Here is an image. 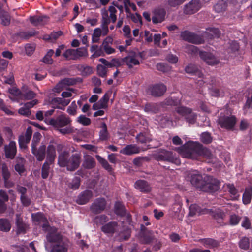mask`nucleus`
<instances>
[{"label": "nucleus", "mask_w": 252, "mask_h": 252, "mask_svg": "<svg viewBox=\"0 0 252 252\" xmlns=\"http://www.w3.org/2000/svg\"><path fill=\"white\" fill-rule=\"evenodd\" d=\"M185 177L187 181L203 191H214L219 188L218 181L213 179L211 182H206L197 170L187 171L185 173Z\"/></svg>", "instance_id": "nucleus-1"}, {"label": "nucleus", "mask_w": 252, "mask_h": 252, "mask_svg": "<svg viewBox=\"0 0 252 252\" xmlns=\"http://www.w3.org/2000/svg\"><path fill=\"white\" fill-rule=\"evenodd\" d=\"M81 163V155L75 153L70 155L68 151L61 152L58 158V164L60 167H66L68 171H73L77 169Z\"/></svg>", "instance_id": "nucleus-2"}, {"label": "nucleus", "mask_w": 252, "mask_h": 252, "mask_svg": "<svg viewBox=\"0 0 252 252\" xmlns=\"http://www.w3.org/2000/svg\"><path fill=\"white\" fill-rule=\"evenodd\" d=\"M45 121L51 125L56 129L63 134L72 133L73 128L70 126L71 120L65 114L59 115L56 118L47 120L45 118Z\"/></svg>", "instance_id": "nucleus-3"}, {"label": "nucleus", "mask_w": 252, "mask_h": 252, "mask_svg": "<svg viewBox=\"0 0 252 252\" xmlns=\"http://www.w3.org/2000/svg\"><path fill=\"white\" fill-rule=\"evenodd\" d=\"M201 144L196 142H189L184 144L178 152L184 158L196 159L199 156Z\"/></svg>", "instance_id": "nucleus-4"}, {"label": "nucleus", "mask_w": 252, "mask_h": 252, "mask_svg": "<svg viewBox=\"0 0 252 252\" xmlns=\"http://www.w3.org/2000/svg\"><path fill=\"white\" fill-rule=\"evenodd\" d=\"M142 53L140 52L131 50L128 52L127 55L122 59L123 62L129 68H132L134 66L140 64V59L141 58Z\"/></svg>", "instance_id": "nucleus-5"}, {"label": "nucleus", "mask_w": 252, "mask_h": 252, "mask_svg": "<svg viewBox=\"0 0 252 252\" xmlns=\"http://www.w3.org/2000/svg\"><path fill=\"white\" fill-rule=\"evenodd\" d=\"M155 158L158 161H164L177 163L178 159L174 156L173 153L165 150H160L155 154Z\"/></svg>", "instance_id": "nucleus-6"}, {"label": "nucleus", "mask_w": 252, "mask_h": 252, "mask_svg": "<svg viewBox=\"0 0 252 252\" xmlns=\"http://www.w3.org/2000/svg\"><path fill=\"white\" fill-rule=\"evenodd\" d=\"M117 9L113 5L109 6L108 9L105 8H102L101 9V21H104V18L106 16L108 19L109 23L110 22L115 23L117 20Z\"/></svg>", "instance_id": "nucleus-7"}, {"label": "nucleus", "mask_w": 252, "mask_h": 252, "mask_svg": "<svg viewBox=\"0 0 252 252\" xmlns=\"http://www.w3.org/2000/svg\"><path fill=\"white\" fill-rule=\"evenodd\" d=\"M218 124L222 128L227 129H232L236 122V118L233 116H220L218 119Z\"/></svg>", "instance_id": "nucleus-8"}, {"label": "nucleus", "mask_w": 252, "mask_h": 252, "mask_svg": "<svg viewBox=\"0 0 252 252\" xmlns=\"http://www.w3.org/2000/svg\"><path fill=\"white\" fill-rule=\"evenodd\" d=\"M201 6L200 0H192L185 5L184 13L186 14H193L197 12L201 8Z\"/></svg>", "instance_id": "nucleus-9"}, {"label": "nucleus", "mask_w": 252, "mask_h": 252, "mask_svg": "<svg viewBox=\"0 0 252 252\" xmlns=\"http://www.w3.org/2000/svg\"><path fill=\"white\" fill-rule=\"evenodd\" d=\"M199 54L200 58L209 65L213 66L219 63V60L211 52L200 51Z\"/></svg>", "instance_id": "nucleus-10"}, {"label": "nucleus", "mask_w": 252, "mask_h": 252, "mask_svg": "<svg viewBox=\"0 0 252 252\" xmlns=\"http://www.w3.org/2000/svg\"><path fill=\"white\" fill-rule=\"evenodd\" d=\"M93 192L91 190H85L78 195L76 202L79 205L85 204L93 197Z\"/></svg>", "instance_id": "nucleus-11"}, {"label": "nucleus", "mask_w": 252, "mask_h": 252, "mask_svg": "<svg viewBox=\"0 0 252 252\" xmlns=\"http://www.w3.org/2000/svg\"><path fill=\"white\" fill-rule=\"evenodd\" d=\"M111 93L109 92L104 94L103 96L96 103L93 105V109L94 110L100 109H106L108 107V102L110 99Z\"/></svg>", "instance_id": "nucleus-12"}, {"label": "nucleus", "mask_w": 252, "mask_h": 252, "mask_svg": "<svg viewBox=\"0 0 252 252\" xmlns=\"http://www.w3.org/2000/svg\"><path fill=\"white\" fill-rule=\"evenodd\" d=\"M106 206V201L104 198H97L92 204L91 210L95 213H99L103 211Z\"/></svg>", "instance_id": "nucleus-13"}, {"label": "nucleus", "mask_w": 252, "mask_h": 252, "mask_svg": "<svg viewBox=\"0 0 252 252\" xmlns=\"http://www.w3.org/2000/svg\"><path fill=\"white\" fill-rule=\"evenodd\" d=\"M32 135V128L31 127H28L26 130V133L19 136L18 141L19 146L21 148H26V144L30 142Z\"/></svg>", "instance_id": "nucleus-14"}, {"label": "nucleus", "mask_w": 252, "mask_h": 252, "mask_svg": "<svg viewBox=\"0 0 252 252\" xmlns=\"http://www.w3.org/2000/svg\"><path fill=\"white\" fill-rule=\"evenodd\" d=\"M47 231H49L46 236V238L48 241L49 242H55L57 243L62 241V236L59 233L57 232L56 228L54 227L51 228L49 226V228Z\"/></svg>", "instance_id": "nucleus-15"}, {"label": "nucleus", "mask_w": 252, "mask_h": 252, "mask_svg": "<svg viewBox=\"0 0 252 252\" xmlns=\"http://www.w3.org/2000/svg\"><path fill=\"white\" fill-rule=\"evenodd\" d=\"M166 91V87L162 84H157L149 88V91L153 96H160Z\"/></svg>", "instance_id": "nucleus-16"}, {"label": "nucleus", "mask_w": 252, "mask_h": 252, "mask_svg": "<svg viewBox=\"0 0 252 252\" xmlns=\"http://www.w3.org/2000/svg\"><path fill=\"white\" fill-rule=\"evenodd\" d=\"M134 187L136 189L144 193H148L151 190L150 185L144 180H137L134 184Z\"/></svg>", "instance_id": "nucleus-17"}, {"label": "nucleus", "mask_w": 252, "mask_h": 252, "mask_svg": "<svg viewBox=\"0 0 252 252\" xmlns=\"http://www.w3.org/2000/svg\"><path fill=\"white\" fill-rule=\"evenodd\" d=\"M118 230V225L116 222H110L101 227V230L105 234H113Z\"/></svg>", "instance_id": "nucleus-18"}, {"label": "nucleus", "mask_w": 252, "mask_h": 252, "mask_svg": "<svg viewBox=\"0 0 252 252\" xmlns=\"http://www.w3.org/2000/svg\"><path fill=\"white\" fill-rule=\"evenodd\" d=\"M54 141H51L47 149V158L46 160L50 163H53L55 160L56 155L55 146L54 145Z\"/></svg>", "instance_id": "nucleus-19"}, {"label": "nucleus", "mask_w": 252, "mask_h": 252, "mask_svg": "<svg viewBox=\"0 0 252 252\" xmlns=\"http://www.w3.org/2000/svg\"><path fill=\"white\" fill-rule=\"evenodd\" d=\"M32 152L36 157L37 160L41 161L45 157L46 145L42 144L38 149L36 148L32 149Z\"/></svg>", "instance_id": "nucleus-20"}, {"label": "nucleus", "mask_w": 252, "mask_h": 252, "mask_svg": "<svg viewBox=\"0 0 252 252\" xmlns=\"http://www.w3.org/2000/svg\"><path fill=\"white\" fill-rule=\"evenodd\" d=\"M32 217L33 220L38 222H43L42 228L44 231H47L49 228L47 219L44 215L41 213H37L35 214H32Z\"/></svg>", "instance_id": "nucleus-21"}, {"label": "nucleus", "mask_w": 252, "mask_h": 252, "mask_svg": "<svg viewBox=\"0 0 252 252\" xmlns=\"http://www.w3.org/2000/svg\"><path fill=\"white\" fill-rule=\"evenodd\" d=\"M75 81L73 79L65 78L59 83L54 89L55 92H60L66 86L73 85L75 84Z\"/></svg>", "instance_id": "nucleus-22"}, {"label": "nucleus", "mask_w": 252, "mask_h": 252, "mask_svg": "<svg viewBox=\"0 0 252 252\" xmlns=\"http://www.w3.org/2000/svg\"><path fill=\"white\" fill-rule=\"evenodd\" d=\"M140 149L135 145H128L120 150V153L126 155H131L139 153Z\"/></svg>", "instance_id": "nucleus-23"}, {"label": "nucleus", "mask_w": 252, "mask_h": 252, "mask_svg": "<svg viewBox=\"0 0 252 252\" xmlns=\"http://www.w3.org/2000/svg\"><path fill=\"white\" fill-rule=\"evenodd\" d=\"M16 143L14 141L10 142L8 145L5 146V152L6 158L13 159L16 153Z\"/></svg>", "instance_id": "nucleus-24"}, {"label": "nucleus", "mask_w": 252, "mask_h": 252, "mask_svg": "<svg viewBox=\"0 0 252 252\" xmlns=\"http://www.w3.org/2000/svg\"><path fill=\"white\" fill-rule=\"evenodd\" d=\"M165 11L163 9H157L154 11V15L152 17V21L155 24L161 23L164 21Z\"/></svg>", "instance_id": "nucleus-25"}, {"label": "nucleus", "mask_w": 252, "mask_h": 252, "mask_svg": "<svg viewBox=\"0 0 252 252\" xmlns=\"http://www.w3.org/2000/svg\"><path fill=\"white\" fill-rule=\"evenodd\" d=\"M95 166V161L92 156L89 155L84 156V160L82 163V166L84 168L91 169L94 168Z\"/></svg>", "instance_id": "nucleus-26"}, {"label": "nucleus", "mask_w": 252, "mask_h": 252, "mask_svg": "<svg viewBox=\"0 0 252 252\" xmlns=\"http://www.w3.org/2000/svg\"><path fill=\"white\" fill-rule=\"evenodd\" d=\"M220 34V32L218 29L215 28H208L206 29L205 32L203 34V36L207 39H212L215 37H219Z\"/></svg>", "instance_id": "nucleus-27"}, {"label": "nucleus", "mask_w": 252, "mask_h": 252, "mask_svg": "<svg viewBox=\"0 0 252 252\" xmlns=\"http://www.w3.org/2000/svg\"><path fill=\"white\" fill-rule=\"evenodd\" d=\"M141 230L143 231L142 242L143 243H150L154 239L153 233L152 231L145 229L143 225L141 226Z\"/></svg>", "instance_id": "nucleus-28"}, {"label": "nucleus", "mask_w": 252, "mask_h": 252, "mask_svg": "<svg viewBox=\"0 0 252 252\" xmlns=\"http://www.w3.org/2000/svg\"><path fill=\"white\" fill-rule=\"evenodd\" d=\"M48 17L47 16H34L30 17V21L34 26L43 24L48 21Z\"/></svg>", "instance_id": "nucleus-29"}, {"label": "nucleus", "mask_w": 252, "mask_h": 252, "mask_svg": "<svg viewBox=\"0 0 252 252\" xmlns=\"http://www.w3.org/2000/svg\"><path fill=\"white\" fill-rule=\"evenodd\" d=\"M99 136V139L101 141H107L109 138V134L107 130V125L105 123L101 124Z\"/></svg>", "instance_id": "nucleus-30"}, {"label": "nucleus", "mask_w": 252, "mask_h": 252, "mask_svg": "<svg viewBox=\"0 0 252 252\" xmlns=\"http://www.w3.org/2000/svg\"><path fill=\"white\" fill-rule=\"evenodd\" d=\"M185 71L189 74H193L198 75L199 78L203 77V74L198 70L197 67L192 64H189L185 68Z\"/></svg>", "instance_id": "nucleus-31"}, {"label": "nucleus", "mask_w": 252, "mask_h": 252, "mask_svg": "<svg viewBox=\"0 0 252 252\" xmlns=\"http://www.w3.org/2000/svg\"><path fill=\"white\" fill-rule=\"evenodd\" d=\"M16 225L17 233H25L26 232L27 226L23 222L18 215H16Z\"/></svg>", "instance_id": "nucleus-32"}, {"label": "nucleus", "mask_w": 252, "mask_h": 252, "mask_svg": "<svg viewBox=\"0 0 252 252\" xmlns=\"http://www.w3.org/2000/svg\"><path fill=\"white\" fill-rule=\"evenodd\" d=\"M209 94L211 96L214 97L222 96L224 94V89L223 87L218 88L215 87H212L209 90Z\"/></svg>", "instance_id": "nucleus-33"}, {"label": "nucleus", "mask_w": 252, "mask_h": 252, "mask_svg": "<svg viewBox=\"0 0 252 252\" xmlns=\"http://www.w3.org/2000/svg\"><path fill=\"white\" fill-rule=\"evenodd\" d=\"M63 32L61 31H58L56 32H52L50 34H46L43 36V39L46 41H48L53 42L56 41L62 34Z\"/></svg>", "instance_id": "nucleus-34"}, {"label": "nucleus", "mask_w": 252, "mask_h": 252, "mask_svg": "<svg viewBox=\"0 0 252 252\" xmlns=\"http://www.w3.org/2000/svg\"><path fill=\"white\" fill-rule=\"evenodd\" d=\"M207 210H200L199 207L196 204H192L189 207V216L192 217L196 215L197 213L199 214H205L207 213Z\"/></svg>", "instance_id": "nucleus-35"}, {"label": "nucleus", "mask_w": 252, "mask_h": 252, "mask_svg": "<svg viewBox=\"0 0 252 252\" xmlns=\"http://www.w3.org/2000/svg\"><path fill=\"white\" fill-rule=\"evenodd\" d=\"M0 19L1 23L4 26H8L10 23V16L8 12L4 11H0Z\"/></svg>", "instance_id": "nucleus-36"}, {"label": "nucleus", "mask_w": 252, "mask_h": 252, "mask_svg": "<svg viewBox=\"0 0 252 252\" xmlns=\"http://www.w3.org/2000/svg\"><path fill=\"white\" fill-rule=\"evenodd\" d=\"M226 7L227 4L226 1L223 0H220L214 5V9L216 12L221 13L226 10Z\"/></svg>", "instance_id": "nucleus-37"}, {"label": "nucleus", "mask_w": 252, "mask_h": 252, "mask_svg": "<svg viewBox=\"0 0 252 252\" xmlns=\"http://www.w3.org/2000/svg\"><path fill=\"white\" fill-rule=\"evenodd\" d=\"M67 250V245L62 241L54 245L52 248L53 252H66Z\"/></svg>", "instance_id": "nucleus-38"}, {"label": "nucleus", "mask_w": 252, "mask_h": 252, "mask_svg": "<svg viewBox=\"0 0 252 252\" xmlns=\"http://www.w3.org/2000/svg\"><path fill=\"white\" fill-rule=\"evenodd\" d=\"M11 229L9 221L6 219H0V230L3 232H8Z\"/></svg>", "instance_id": "nucleus-39"}, {"label": "nucleus", "mask_w": 252, "mask_h": 252, "mask_svg": "<svg viewBox=\"0 0 252 252\" xmlns=\"http://www.w3.org/2000/svg\"><path fill=\"white\" fill-rule=\"evenodd\" d=\"M191 108L181 106L177 107L175 108V112L178 113L179 115L184 117V118L187 116V114L190 112Z\"/></svg>", "instance_id": "nucleus-40"}, {"label": "nucleus", "mask_w": 252, "mask_h": 252, "mask_svg": "<svg viewBox=\"0 0 252 252\" xmlns=\"http://www.w3.org/2000/svg\"><path fill=\"white\" fill-rule=\"evenodd\" d=\"M187 0H167L166 5L169 8H177Z\"/></svg>", "instance_id": "nucleus-41"}, {"label": "nucleus", "mask_w": 252, "mask_h": 252, "mask_svg": "<svg viewBox=\"0 0 252 252\" xmlns=\"http://www.w3.org/2000/svg\"><path fill=\"white\" fill-rule=\"evenodd\" d=\"M159 107L157 104H147L145 105L144 110L150 113H156L159 110Z\"/></svg>", "instance_id": "nucleus-42"}, {"label": "nucleus", "mask_w": 252, "mask_h": 252, "mask_svg": "<svg viewBox=\"0 0 252 252\" xmlns=\"http://www.w3.org/2000/svg\"><path fill=\"white\" fill-rule=\"evenodd\" d=\"M102 34L101 29L99 28H95L94 30L92 37V41L93 43H97L99 41L100 37Z\"/></svg>", "instance_id": "nucleus-43"}, {"label": "nucleus", "mask_w": 252, "mask_h": 252, "mask_svg": "<svg viewBox=\"0 0 252 252\" xmlns=\"http://www.w3.org/2000/svg\"><path fill=\"white\" fill-rule=\"evenodd\" d=\"M51 164L52 163H50V162H49V161L47 160H46V161L44 163L42 167L41 176L42 178L46 179L48 177L50 170L49 165Z\"/></svg>", "instance_id": "nucleus-44"}, {"label": "nucleus", "mask_w": 252, "mask_h": 252, "mask_svg": "<svg viewBox=\"0 0 252 252\" xmlns=\"http://www.w3.org/2000/svg\"><path fill=\"white\" fill-rule=\"evenodd\" d=\"M63 55L66 60L77 59L75 49H68L63 54Z\"/></svg>", "instance_id": "nucleus-45"}, {"label": "nucleus", "mask_w": 252, "mask_h": 252, "mask_svg": "<svg viewBox=\"0 0 252 252\" xmlns=\"http://www.w3.org/2000/svg\"><path fill=\"white\" fill-rule=\"evenodd\" d=\"M197 118V114L192 112L191 109L190 112L187 114V116L185 118L186 121L189 124H193L196 122Z\"/></svg>", "instance_id": "nucleus-46"}, {"label": "nucleus", "mask_w": 252, "mask_h": 252, "mask_svg": "<svg viewBox=\"0 0 252 252\" xmlns=\"http://www.w3.org/2000/svg\"><path fill=\"white\" fill-rule=\"evenodd\" d=\"M203 244L206 247L215 248L218 246L219 243L214 239L207 238L203 240Z\"/></svg>", "instance_id": "nucleus-47"}, {"label": "nucleus", "mask_w": 252, "mask_h": 252, "mask_svg": "<svg viewBox=\"0 0 252 252\" xmlns=\"http://www.w3.org/2000/svg\"><path fill=\"white\" fill-rule=\"evenodd\" d=\"M54 53V51L52 49H50L45 56L44 57V58L42 59V61L47 64H51L53 63V61L52 59V56Z\"/></svg>", "instance_id": "nucleus-48"}, {"label": "nucleus", "mask_w": 252, "mask_h": 252, "mask_svg": "<svg viewBox=\"0 0 252 252\" xmlns=\"http://www.w3.org/2000/svg\"><path fill=\"white\" fill-rule=\"evenodd\" d=\"M136 139L138 142L142 144L149 142L151 140V138L148 135L140 133L136 136Z\"/></svg>", "instance_id": "nucleus-49"}, {"label": "nucleus", "mask_w": 252, "mask_h": 252, "mask_svg": "<svg viewBox=\"0 0 252 252\" xmlns=\"http://www.w3.org/2000/svg\"><path fill=\"white\" fill-rule=\"evenodd\" d=\"M252 190L251 189L246 190L243 195V202L245 204L250 203L252 198Z\"/></svg>", "instance_id": "nucleus-50"}, {"label": "nucleus", "mask_w": 252, "mask_h": 252, "mask_svg": "<svg viewBox=\"0 0 252 252\" xmlns=\"http://www.w3.org/2000/svg\"><path fill=\"white\" fill-rule=\"evenodd\" d=\"M96 158L102 166L106 170L110 171L112 169L111 166L107 161L99 155H96Z\"/></svg>", "instance_id": "nucleus-51"}, {"label": "nucleus", "mask_w": 252, "mask_h": 252, "mask_svg": "<svg viewBox=\"0 0 252 252\" xmlns=\"http://www.w3.org/2000/svg\"><path fill=\"white\" fill-rule=\"evenodd\" d=\"M190 39V40H189V42L191 43L200 44L204 43V39L201 36L193 33H192Z\"/></svg>", "instance_id": "nucleus-52"}, {"label": "nucleus", "mask_w": 252, "mask_h": 252, "mask_svg": "<svg viewBox=\"0 0 252 252\" xmlns=\"http://www.w3.org/2000/svg\"><path fill=\"white\" fill-rule=\"evenodd\" d=\"M114 211L117 215L123 216L125 214L124 207L120 202H116L114 206Z\"/></svg>", "instance_id": "nucleus-53"}, {"label": "nucleus", "mask_w": 252, "mask_h": 252, "mask_svg": "<svg viewBox=\"0 0 252 252\" xmlns=\"http://www.w3.org/2000/svg\"><path fill=\"white\" fill-rule=\"evenodd\" d=\"M104 21H101V22H102L101 23V27H102V30H101V31H102V34L103 36H105L107 34V33L109 32L108 25L110 23H109L108 19H107V17L106 16H105V17L104 18Z\"/></svg>", "instance_id": "nucleus-54"}, {"label": "nucleus", "mask_w": 252, "mask_h": 252, "mask_svg": "<svg viewBox=\"0 0 252 252\" xmlns=\"http://www.w3.org/2000/svg\"><path fill=\"white\" fill-rule=\"evenodd\" d=\"M229 192L232 195L231 199L233 200L237 199V190L233 185L228 184L227 185Z\"/></svg>", "instance_id": "nucleus-55"}, {"label": "nucleus", "mask_w": 252, "mask_h": 252, "mask_svg": "<svg viewBox=\"0 0 252 252\" xmlns=\"http://www.w3.org/2000/svg\"><path fill=\"white\" fill-rule=\"evenodd\" d=\"M8 91L9 93L12 95L17 96L20 99H23V93H22L20 90L16 87H11V88L9 89Z\"/></svg>", "instance_id": "nucleus-56"}, {"label": "nucleus", "mask_w": 252, "mask_h": 252, "mask_svg": "<svg viewBox=\"0 0 252 252\" xmlns=\"http://www.w3.org/2000/svg\"><path fill=\"white\" fill-rule=\"evenodd\" d=\"M200 140L205 144H209L212 142V138L209 133L205 132L201 134Z\"/></svg>", "instance_id": "nucleus-57"}, {"label": "nucleus", "mask_w": 252, "mask_h": 252, "mask_svg": "<svg viewBox=\"0 0 252 252\" xmlns=\"http://www.w3.org/2000/svg\"><path fill=\"white\" fill-rule=\"evenodd\" d=\"M239 245L241 249L247 250L249 249L250 245L249 238L246 237H243L239 241Z\"/></svg>", "instance_id": "nucleus-58"}, {"label": "nucleus", "mask_w": 252, "mask_h": 252, "mask_svg": "<svg viewBox=\"0 0 252 252\" xmlns=\"http://www.w3.org/2000/svg\"><path fill=\"white\" fill-rule=\"evenodd\" d=\"M24 159L21 158L19 159L18 163L15 166V170L17 172H18L20 174L23 173L25 171V168L24 166Z\"/></svg>", "instance_id": "nucleus-59"}, {"label": "nucleus", "mask_w": 252, "mask_h": 252, "mask_svg": "<svg viewBox=\"0 0 252 252\" xmlns=\"http://www.w3.org/2000/svg\"><path fill=\"white\" fill-rule=\"evenodd\" d=\"M199 156H203L208 158H211L213 155L211 151L206 148L204 147L201 144V150L199 153Z\"/></svg>", "instance_id": "nucleus-60"}, {"label": "nucleus", "mask_w": 252, "mask_h": 252, "mask_svg": "<svg viewBox=\"0 0 252 252\" xmlns=\"http://www.w3.org/2000/svg\"><path fill=\"white\" fill-rule=\"evenodd\" d=\"M241 219L240 216L235 214H231L229 218V223L231 225H236L239 223Z\"/></svg>", "instance_id": "nucleus-61"}, {"label": "nucleus", "mask_w": 252, "mask_h": 252, "mask_svg": "<svg viewBox=\"0 0 252 252\" xmlns=\"http://www.w3.org/2000/svg\"><path fill=\"white\" fill-rule=\"evenodd\" d=\"M77 122L83 126H88L91 124V120L83 115L77 118Z\"/></svg>", "instance_id": "nucleus-62"}, {"label": "nucleus", "mask_w": 252, "mask_h": 252, "mask_svg": "<svg viewBox=\"0 0 252 252\" xmlns=\"http://www.w3.org/2000/svg\"><path fill=\"white\" fill-rule=\"evenodd\" d=\"M37 32L35 31H31L28 32H21L19 33V36L23 38L28 39L30 37L36 35Z\"/></svg>", "instance_id": "nucleus-63"}, {"label": "nucleus", "mask_w": 252, "mask_h": 252, "mask_svg": "<svg viewBox=\"0 0 252 252\" xmlns=\"http://www.w3.org/2000/svg\"><path fill=\"white\" fill-rule=\"evenodd\" d=\"M77 105L75 103V101H73L71 103V105L68 107L67 109V113L71 115L74 116L77 113Z\"/></svg>", "instance_id": "nucleus-64"}]
</instances>
